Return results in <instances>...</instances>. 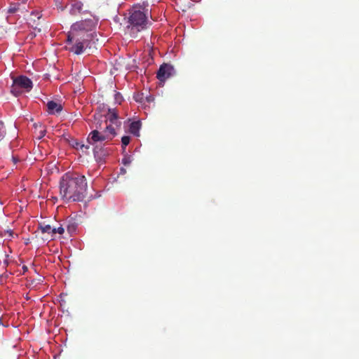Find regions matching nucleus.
Instances as JSON below:
<instances>
[{
    "label": "nucleus",
    "mask_w": 359,
    "mask_h": 359,
    "mask_svg": "<svg viewBox=\"0 0 359 359\" xmlns=\"http://www.w3.org/2000/svg\"><path fill=\"white\" fill-rule=\"evenodd\" d=\"M60 194L67 201H83L87 196L85 176L77 173H66L60 182Z\"/></svg>",
    "instance_id": "1"
},
{
    "label": "nucleus",
    "mask_w": 359,
    "mask_h": 359,
    "mask_svg": "<svg viewBox=\"0 0 359 359\" xmlns=\"http://www.w3.org/2000/svg\"><path fill=\"white\" fill-rule=\"evenodd\" d=\"M151 16V11L148 6L134 5L129 12L126 29L131 36H135L139 32L147 27L148 18Z\"/></svg>",
    "instance_id": "2"
},
{
    "label": "nucleus",
    "mask_w": 359,
    "mask_h": 359,
    "mask_svg": "<svg viewBox=\"0 0 359 359\" xmlns=\"http://www.w3.org/2000/svg\"><path fill=\"white\" fill-rule=\"evenodd\" d=\"M96 23L92 19H86L74 23L71 27V31L67 35V41H72V37H86V34H92L91 32L95 27Z\"/></svg>",
    "instance_id": "3"
},
{
    "label": "nucleus",
    "mask_w": 359,
    "mask_h": 359,
    "mask_svg": "<svg viewBox=\"0 0 359 359\" xmlns=\"http://www.w3.org/2000/svg\"><path fill=\"white\" fill-rule=\"evenodd\" d=\"M97 128L102 130L101 124L96 126ZM116 135L114 130L111 126H105L104 130L99 131L95 129L90 133L88 137V142L90 144L94 145L96 144L102 143V142L111 141Z\"/></svg>",
    "instance_id": "4"
},
{
    "label": "nucleus",
    "mask_w": 359,
    "mask_h": 359,
    "mask_svg": "<svg viewBox=\"0 0 359 359\" xmlns=\"http://www.w3.org/2000/svg\"><path fill=\"white\" fill-rule=\"evenodd\" d=\"M13 80L11 92L16 97L22 93V89L29 92L33 87L32 81L25 76L13 77Z\"/></svg>",
    "instance_id": "5"
},
{
    "label": "nucleus",
    "mask_w": 359,
    "mask_h": 359,
    "mask_svg": "<svg viewBox=\"0 0 359 359\" xmlns=\"http://www.w3.org/2000/svg\"><path fill=\"white\" fill-rule=\"evenodd\" d=\"M93 36V34H86V37L78 36L72 37V41H68L69 43H72L74 41V43L72 47L69 48V50L74 53L76 55H80L83 53L85 48H87L90 45V41L92 39Z\"/></svg>",
    "instance_id": "6"
},
{
    "label": "nucleus",
    "mask_w": 359,
    "mask_h": 359,
    "mask_svg": "<svg viewBox=\"0 0 359 359\" xmlns=\"http://www.w3.org/2000/svg\"><path fill=\"white\" fill-rule=\"evenodd\" d=\"M104 122L106 126H111L114 130V133H116L121 123L115 109H108L107 113L104 115Z\"/></svg>",
    "instance_id": "7"
},
{
    "label": "nucleus",
    "mask_w": 359,
    "mask_h": 359,
    "mask_svg": "<svg viewBox=\"0 0 359 359\" xmlns=\"http://www.w3.org/2000/svg\"><path fill=\"white\" fill-rule=\"evenodd\" d=\"M175 74L174 67L168 63L161 65L157 72L156 77L161 82H165L168 79Z\"/></svg>",
    "instance_id": "8"
},
{
    "label": "nucleus",
    "mask_w": 359,
    "mask_h": 359,
    "mask_svg": "<svg viewBox=\"0 0 359 359\" xmlns=\"http://www.w3.org/2000/svg\"><path fill=\"white\" fill-rule=\"evenodd\" d=\"M93 146V153L95 160L97 162H103L109 154L108 149L105 148L102 143L96 144Z\"/></svg>",
    "instance_id": "9"
},
{
    "label": "nucleus",
    "mask_w": 359,
    "mask_h": 359,
    "mask_svg": "<svg viewBox=\"0 0 359 359\" xmlns=\"http://www.w3.org/2000/svg\"><path fill=\"white\" fill-rule=\"evenodd\" d=\"M46 107L47 111L50 114H58L62 110V104L55 101L48 102Z\"/></svg>",
    "instance_id": "10"
},
{
    "label": "nucleus",
    "mask_w": 359,
    "mask_h": 359,
    "mask_svg": "<svg viewBox=\"0 0 359 359\" xmlns=\"http://www.w3.org/2000/svg\"><path fill=\"white\" fill-rule=\"evenodd\" d=\"M69 144L73 148L77 150H81L83 152H86L90 148L89 145L82 144L81 142H79L77 140L75 139H72L69 142Z\"/></svg>",
    "instance_id": "11"
},
{
    "label": "nucleus",
    "mask_w": 359,
    "mask_h": 359,
    "mask_svg": "<svg viewBox=\"0 0 359 359\" xmlns=\"http://www.w3.org/2000/svg\"><path fill=\"white\" fill-rule=\"evenodd\" d=\"M83 9V4L80 1L74 2L72 4L70 13L73 15H76L81 12Z\"/></svg>",
    "instance_id": "12"
},
{
    "label": "nucleus",
    "mask_w": 359,
    "mask_h": 359,
    "mask_svg": "<svg viewBox=\"0 0 359 359\" xmlns=\"http://www.w3.org/2000/svg\"><path fill=\"white\" fill-rule=\"evenodd\" d=\"M140 127L141 122L140 121H133L130 125L129 130L132 134L138 136Z\"/></svg>",
    "instance_id": "13"
},
{
    "label": "nucleus",
    "mask_w": 359,
    "mask_h": 359,
    "mask_svg": "<svg viewBox=\"0 0 359 359\" xmlns=\"http://www.w3.org/2000/svg\"><path fill=\"white\" fill-rule=\"evenodd\" d=\"M39 229L43 233H48L53 236V229L50 224H46L45 223L39 224Z\"/></svg>",
    "instance_id": "14"
},
{
    "label": "nucleus",
    "mask_w": 359,
    "mask_h": 359,
    "mask_svg": "<svg viewBox=\"0 0 359 359\" xmlns=\"http://www.w3.org/2000/svg\"><path fill=\"white\" fill-rule=\"evenodd\" d=\"M6 135V130L3 121H0V142L4 140Z\"/></svg>",
    "instance_id": "15"
},
{
    "label": "nucleus",
    "mask_w": 359,
    "mask_h": 359,
    "mask_svg": "<svg viewBox=\"0 0 359 359\" xmlns=\"http://www.w3.org/2000/svg\"><path fill=\"white\" fill-rule=\"evenodd\" d=\"M130 137L129 136L122 137L121 142H122V146L124 149L127 145H128V144L130 143Z\"/></svg>",
    "instance_id": "16"
},
{
    "label": "nucleus",
    "mask_w": 359,
    "mask_h": 359,
    "mask_svg": "<svg viewBox=\"0 0 359 359\" xmlns=\"http://www.w3.org/2000/svg\"><path fill=\"white\" fill-rule=\"evenodd\" d=\"M65 232V229L60 226L57 228H55V227H53V236L55 233H59V234H63Z\"/></svg>",
    "instance_id": "17"
},
{
    "label": "nucleus",
    "mask_w": 359,
    "mask_h": 359,
    "mask_svg": "<svg viewBox=\"0 0 359 359\" xmlns=\"http://www.w3.org/2000/svg\"><path fill=\"white\" fill-rule=\"evenodd\" d=\"M115 100L116 102H118V104H121V102H122L123 100V97H122V95H121V93H116L115 94Z\"/></svg>",
    "instance_id": "18"
},
{
    "label": "nucleus",
    "mask_w": 359,
    "mask_h": 359,
    "mask_svg": "<svg viewBox=\"0 0 359 359\" xmlns=\"http://www.w3.org/2000/svg\"><path fill=\"white\" fill-rule=\"evenodd\" d=\"M122 163L126 165H128L130 164V158L129 157H125L122 159Z\"/></svg>",
    "instance_id": "19"
},
{
    "label": "nucleus",
    "mask_w": 359,
    "mask_h": 359,
    "mask_svg": "<svg viewBox=\"0 0 359 359\" xmlns=\"http://www.w3.org/2000/svg\"><path fill=\"white\" fill-rule=\"evenodd\" d=\"M75 230V226L74 224L72 225H68L67 226V231L69 232L74 231Z\"/></svg>",
    "instance_id": "20"
},
{
    "label": "nucleus",
    "mask_w": 359,
    "mask_h": 359,
    "mask_svg": "<svg viewBox=\"0 0 359 359\" xmlns=\"http://www.w3.org/2000/svg\"><path fill=\"white\" fill-rule=\"evenodd\" d=\"M46 130H41L39 131V137H42L45 135Z\"/></svg>",
    "instance_id": "21"
},
{
    "label": "nucleus",
    "mask_w": 359,
    "mask_h": 359,
    "mask_svg": "<svg viewBox=\"0 0 359 359\" xmlns=\"http://www.w3.org/2000/svg\"><path fill=\"white\" fill-rule=\"evenodd\" d=\"M55 3H56V5L58 6L61 4V1L62 0H55Z\"/></svg>",
    "instance_id": "22"
},
{
    "label": "nucleus",
    "mask_w": 359,
    "mask_h": 359,
    "mask_svg": "<svg viewBox=\"0 0 359 359\" xmlns=\"http://www.w3.org/2000/svg\"><path fill=\"white\" fill-rule=\"evenodd\" d=\"M101 117H102V116H101V115H100V114H98V115H97V116H96V115H95V119H97V118H101Z\"/></svg>",
    "instance_id": "23"
},
{
    "label": "nucleus",
    "mask_w": 359,
    "mask_h": 359,
    "mask_svg": "<svg viewBox=\"0 0 359 359\" xmlns=\"http://www.w3.org/2000/svg\"><path fill=\"white\" fill-rule=\"evenodd\" d=\"M14 11H15V10H14V8H12V9H11V8H10V9H9V11H10V12H11V13H13V12H14Z\"/></svg>",
    "instance_id": "24"
},
{
    "label": "nucleus",
    "mask_w": 359,
    "mask_h": 359,
    "mask_svg": "<svg viewBox=\"0 0 359 359\" xmlns=\"http://www.w3.org/2000/svg\"><path fill=\"white\" fill-rule=\"evenodd\" d=\"M13 160L14 163H16L17 160L15 157H13Z\"/></svg>",
    "instance_id": "25"
},
{
    "label": "nucleus",
    "mask_w": 359,
    "mask_h": 359,
    "mask_svg": "<svg viewBox=\"0 0 359 359\" xmlns=\"http://www.w3.org/2000/svg\"><path fill=\"white\" fill-rule=\"evenodd\" d=\"M121 170L122 172H126V170L123 169V168H121Z\"/></svg>",
    "instance_id": "26"
},
{
    "label": "nucleus",
    "mask_w": 359,
    "mask_h": 359,
    "mask_svg": "<svg viewBox=\"0 0 359 359\" xmlns=\"http://www.w3.org/2000/svg\"><path fill=\"white\" fill-rule=\"evenodd\" d=\"M23 269H24V270H27V267L26 266H24Z\"/></svg>",
    "instance_id": "27"
}]
</instances>
